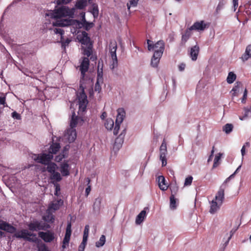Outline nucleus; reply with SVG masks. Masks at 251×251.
Listing matches in <instances>:
<instances>
[{
    "label": "nucleus",
    "mask_w": 251,
    "mask_h": 251,
    "mask_svg": "<svg viewBox=\"0 0 251 251\" xmlns=\"http://www.w3.org/2000/svg\"><path fill=\"white\" fill-rule=\"evenodd\" d=\"M78 117L76 116H75V113H73V114L72 116V119L70 122V126L71 128H75V127H76L77 122H78Z\"/></svg>",
    "instance_id": "nucleus-31"
},
{
    "label": "nucleus",
    "mask_w": 251,
    "mask_h": 251,
    "mask_svg": "<svg viewBox=\"0 0 251 251\" xmlns=\"http://www.w3.org/2000/svg\"><path fill=\"white\" fill-rule=\"evenodd\" d=\"M200 51V48L198 45L192 47L190 49L189 55L193 61H196Z\"/></svg>",
    "instance_id": "nucleus-20"
},
{
    "label": "nucleus",
    "mask_w": 251,
    "mask_h": 251,
    "mask_svg": "<svg viewBox=\"0 0 251 251\" xmlns=\"http://www.w3.org/2000/svg\"><path fill=\"white\" fill-rule=\"evenodd\" d=\"M38 251H49L48 247L44 244L40 245L38 248Z\"/></svg>",
    "instance_id": "nucleus-53"
},
{
    "label": "nucleus",
    "mask_w": 251,
    "mask_h": 251,
    "mask_svg": "<svg viewBox=\"0 0 251 251\" xmlns=\"http://www.w3.org/2000/svg\"><path fill=\"white\" fill-rule=\"evenodd\" d=\"M53 31L55 34H59L61 35V39H62V35L64 34V33L63 30L58 28H55L53 29Z\"/></svg>",
    "instance_id": "nucleus-47"
},
{
    "label": "nucleus",
    "mask_w": 251,
    "mask_h": 251,
    "mask_svg": "<svg viewBox=\"0 0 251 251\" xmlns=\"http://www.w3.org/2000/svg\"><path fill=\"white\" fill-rule=\"evenodd\" d=\"M86 244H87V242H84V241L82 240V242L79 246L78 251H84V249L85 248Z\"/></svg>",
    "instance_id": "nucleus-50"
},
{
    "label": "nucleus",
    "mask_w": 251,
    "mask_h": 251,
    "mask_svg": "<svg viewBox=\"0 0 251 251\" xmlns=\"http://www.w3.org/2000/svg\"><path fill=\"white\" fill-rule=\"evenodd\" d=\"M28 229L31 231L46 230L50 227L48 224L42 221L35 220L27 225Z\"/></svg>",
    "instance_id": "nucleus-5"
},
{
    "label": "nucleus",
    "mask_w": 251,
    "mask_h": 251,
    "mask_svg": "<svg viewBox=\"0 0 251 251\" xmlns=\"http://www.w3.org/2000/svg\"><path fill=\"white\" fill-rule=\"evenodd\" d=\"M38 234L39 237L46 243L53 242L56 238L54 232L51 230L39 231Z\"/></svg>",
    "instance_id": "nucleus-9"
},
{
    "label": "nucleus",
    "mask_w": 251,
    "mask_h": 251,
    "mask_svg": "<svg viewBox=\"0 0 251 251\" xmlns=\"http://www.w3.org/2000/svg\"><path fill=\"white\" fill-rule=\"evenodd\" d=\"M86 46V48L84 49L83 54L86 55L87 56V57L88 58L91 56L92 52V44H90Z\"/></svg>",
    "instance_id": "nucleus-33"
},
{
    "label": "nucleus",
    "mask_w": 251,
    "mask_h": 251,
    "mask_svg": "<svg viewBox=\"0 0 251 251\" xmlns=\"http://www.w3.org/2000/svg\"><path fill=\"white\" fill-rule=\"evenodd\" d=\"M117 43L116 41H111L109 44V52L110 56L113 60V68L118 65V59L116 55Z\"/></svg>",
    "instance_id": "nucleus-10"
},
{
    "label": "nucleus",
    "mask_w": 251,
    "mask_h": 251,
    "mask_svg": "<svg viewBox=\"0 0 251 251\" xmlns=\"http://www.w3.org/2000/svg\"><path fill=\"white\" fill-rule=\"evenodd\" d=\"M90 64L89 58L88 57H83L82 61L80 66V71L81 76L83 78L86 72L88 71Z\"/></svg>",
    "instance_id": "nucleus-15"
},
{
    "label": "nucleus",
    "mask_w": 251,
    "mask_h": 251,
    "mask_svg": "<svg viewBox=\"0 0 251 251\" xmlns=\"http://www.w3.org/2000/svg\"><path fill=\"white\" fill-rule=\"evenodd\" d=\"M233 128V125L231 124H226L223 127V130L226 134H229L231 132Z\"/></svg>",
    "instance_id": "nucleus-38"
},
{
    "label": "nucleus",
    "mask_w": 251,
    "mask_h": 251,
    "mask_svg": "<svg viewBox=\"0 0 251 251\" xmlns=\"http://www.w3.org/2000/svg\"><path fill=\"white\" fill-rule=\"evenodd\" d=\"M105 241V236L104 235H102L100 236L99 240L96 243V246L97 248H100L101 247H102L104 245Z\"/></svg>",
    "instance_id": "nucleus-35"
},
{
    "label": "nucleus",
    "mask_w": 251,
    "mask_h": 251,
    "mask_svg": "<svg viewBox=\"0 0 251 251\" xmlns=\"http://www.w3.org/2000/svg\"><path fill=\"white\" fill-rule=\"evenodd\" d=\"M12 117L16 120H21V116L20 114L18 113L16 111H14L11 114Z\"/></svg>",
    "instance_id": "nucleus-48"
},
{
    "label": "nucleus",
    "mask_w": 251,
    "mask_h": 251,
    "mask_svg": "<svg viewBox=\"0 0 251 251\" xmlns=\"http://www.w3.org/2000/svg\"><path fill=\"white\" fill-rule=\"evenodd\" d=\"M91 185L87 186V187L85 189V195L86 196H88L91 191Z\"/></svg>",
    "instance_id": "nucleus-60"
},
{
    "label": "nucleus",
    "mask_w": 251,
    "mask_h": 251,
    "mask_svg": "<svg viewBox=\"0 0 251 251\" xmlns=\"http://www.w3.org/2000/svg\"><path fill=\"white\" fill-rule=\"evenodd\" d=\"M79 110L82 112L85 111L87 105L88 104V100L87 96L84 93V91L80 93L79 96L78 97Z\"/></svg>",
    "instance_id": "nucleus-12"
},
{
    "label": "nucleus",
    "mask_w": 251,
    "mask_h": 251,
    "mask_svg": "<svg viewBox=\"0 0 251 251\" xmlns=\"http://www.w3.org/2000/svg\"><path fill=\"white\" fill-rule=\"evenodd\" d=\"M0 229L10 233H13L16 230V227L2 221H0Z\"/></svg>",
    "instance_id": "nucleus-17"
},
{
    "label": "nucleus",
    "mask_w": 251,
    "mask_h": 251,
    "mask_svg": "<svg viewBox=\"0 0 251 251\" xmlns=\"http://www.w3.org/2000/svg\"><path fill=\"white\" fill-rule=\"evenodd\" d=\"M14 236L16 238L23 239L25 240L33 243H37L38 241L35 233L29 232L28 230L25 229L16 232Z\"/></svg>",
    "instance_id": "nucleus-3"
},
{
    "label": "nucleus",
    "mask_w": 251,
    "mask_h": 251,
    "mask_svg": "<svg viewBox=\"0 0 251 251\" xmlns=\"http://www.w3.org/2000/svg\"><path fill=\"white\" fill-rule=\"evenodd\" d=\"M147 43L148 44V50L149 51L154 50V53L161 52V55H162L165 49V43L163 41L160 40L154 44L152 41L148 39Z\"/></svg>",
    "instance_id": "nucleus-6"
},
{
    "label": "nucleus",
    "mask_w": 251,
    "mask_h": 251,
    "mask_svg": "<svg viewBox=\"0 0 251 251\" xmlns=\"http://www.w3.org/2000/svg\"><path fill=\"white\" fill-rule=\"evenodd\" d=\"M87 5V0H77L75 5L76 8L82 9Z\"/></svg>",
    "instance_id": "nucleus-30"
},
{
    "label": "nucleus",
    "mask_w": 251,
    "mask_h": 251,
    "mask_svg": "<svg viewBox=\"0 0 251 251\" xmlns=\"http://www.w3.org/2000/svg\"><path fill=\"white\" fill-rule=\"evenodd\" d=\"M246 50V52L249 54L251 58V44L247 47Z\"/></svg>",
    "instance_id": "nucleus-61"
},
{
    "label": "nucleus",
    "mask_w": 251,
    "mask_h": 251,
    "mask_svg": "<svg viewBox=\"0 0 251 251\" xmlns=\"http://www.w3.org/2000/svg\"><path fill=\"white\" fill-rule=\"evenodd\" d=\"M245 13L249 15L250 17H251V1H249L245 5Z\"/></svg>",
    "instance_id": "nucleus-40"
},
{
    "label": "nucleus",
    "mask_w": 251,
    "mask_h": 251,
    "mask_svg": "<svg viewBox=\"0 0 251 251\" xmlns=\"http://www.w3.org/2000/svg\"><path fill=\"white\" fill-rule=\"evenodd\" d=\"M71 223L68 222L67 223L66 232L65 234L64 238L63 239L62 242V248L63 249H65L67 247L69 246V242L70 240L71 235L72 234V229H71Z\"/></svg>",
    "instance_id": "nucleus-11"
},
{
    "label": "nucleus",
    "mask_w": 251,
    "mask_h": 251,
    "mask_svg": "<svg viewBox=\"0 0 251 251\" xmlns=\"http://www.w3.org/2000/svg\"><path fill=\"white\" fill-rule=\"evenodd\" d=\"M224 4L225 3L223 1H220L216 8V11L218 12L219 10H220L222 8Z\"/></svg>",
    "instance_id": "nucleus-55"
},
{
    "label": "nucleus",
    "mask_w": 251,
    "mask_h": 251,
    "mask_svg": "<svg viewBox=\"0 0 251 251\" xmlns=\"http://www.w3.org/2000/svg\"><path fill=\"white\" fill-rule=\"evenodd\" d=\"M77 38L82 45L87 46L92 44L88 34L85 31H82L81 34H78Z\"/></svg>",
    "instance_id": "nucleus-14"
},
{
    "label": "nucleus",
    "mask_w": 251,
    "mask_h": 251,
    "mask_svg": "<svg viewBox=\"0 0 251 251\" xmlns=\"http://www.w3.org/2000/svg\"><path fill=\"white\" fill-rule=\"evenodd\" d=\"M54 187H55V192L54 195L56 196H58L60 195V185L58 183H55L54 184Z\"/></svg>",
    "instance_id": "nucleus-44"
},
{
    "label": "nucleus",
    "mask_w": 251,
    "mask_h": 251,
    "mask_svg": "<svg viewBox=\"0 0 251 251\" xmlns=\"http://www.w3.org/2000/svg\"><path fill=\"white\" fill-rule=\"evenodd\" d=\"M190 27L192 30L203 31L206 28V24L204 23L203 21L196 22Z\"/></svg>",
    "instance_id": "nucleus-19"
},
{
    "label": "nucleus",
    "mask_w": 251,
    "mask_h": 251,
    "mask_svg": "<svg viewBox=\"0 0 251 251\" xmlns=\"http://www.w3.org/2000/svg\"><path fill=\"white\" fill-rule=\"evenodd\" d=\"M247 93H248L247 90L246 89H245V90L244 92L243 98L241 100L242 102L243 103H245L246 102V99L247 98Z\"/></svg>",
    "instance_id": "nucleus-54"
},
{
    "label": "nucleus",
    "mask_w": 251,
    "mask_h": 251,
    "mask_svg": "<svg viewBox=\"0 0 251 251\" xmlns=\"http://www.w3.org/2000/svg\"><path fill=\"white\" fill-rule=\"evenodd\" d=\"M251 117V105L249 108H244V114L242 117H240V119L241 120H244L246 119L247 118Z\"/></svg>",
    "instance_id": "nucleus-32"
},
{
    "label": "nucleus",
    "mask_w": 251,
    "mask_h": 251,
    "mask_svg": "<svg viewBox=\"0 0 251 251\" xmlns=\"http://www.w3.org/2000/svg\"><path fill=\"white\" fill-rule=\"evenodd\" d=\"M119 142V145H118V147H121L122 146V144L123 143V138H121L120 137H118L116 139L115 144H114V147H116L117 146V144L118 142Z\"/></svg>",
    "instance_id": "nucleus-51"
},
{
    "label": "nucleus",
    "mask_w": 251,
    "mask_h": 251,
    "mask_svg": "<svg viewBox=\"0 0 251 251\" xmlns=\"http://www.w3.org/2000/svg\"><path fill=\"white\" fill-rule=\"evenodd\" d=\"M147 210H149L148 207H145L137 216L135 220V223L137 225H140L144 221L147 216Z\"/></svg>",
    "instance_id": "nucleus-18"
},
{
    "label": "nucleus",
    "mask_w": 251,
    "mask_h": 251,
    "mask_svg": "<svg viewBox=\"0 0 251 251\" xmlns=\"http://www.w3.org/2000/svg\"><path fill=\"white\" fill-rule=\"evenodd\" d=\"M221 158H215L214 160V163L213 165V169H214L218 167L219 164L221 163L220 159Z\"/></svg>",
    "instance_id": "nucleus-46"
},
{
    "label": "nucleus",
    "mask_w": 251,
    "mask_h": 251,
    "mask_svg": "<svg viewBox=\"0 0 251 251\" xmlns=\"http://www.w3.org/2000/svg\"><path fill=\"white\" fill-rule=\"evenodd\" d=\"M239 86L237 85H236L232 89L231 91H233L234 92V93H233V96H236V93L237 91H239Z\"/></svg>",
    "instance_id": "nucleus-57"
},
{
    "label": "nucleus",
    "mask_w": 251,
    "mask_h": 251,
    "mask_svg": "<svg viewBox=\"0 0 251 251\" xmlns=\"http://www.w3.org/2000/svg\"><path fill=\"white\" fill-rule=\"evenodd\" d=\"M158 185L159 188L162 191L167 190L168 186L166 183V180L164 176H160L157 177Z\"/></svg>",
    "instance_id": "nucleus-23"
},
{
    "label": "nucleus",
    "mask_w": 251,
    "mask_h": 251,
    "mask_svg": "<svg viewBox=\"0 0 251 251\" xmlns=\"http://www.w3.org/2000/svg\"><path fill=\"white\" fill-rule=\"evenodd\" d=\"M70 25L75 26L78 28L83 27L86 30L88 31L94 26V24L87 21L81 23L78 20L73 19L59 20L53 24L54 26L65 27Z\"/></svg>",
    "instance_id": "nucleus-1"
},
{
    "label": "nucleus",
    "mask_w": 251,
    "mask_h": 251,
    "mask_svg": "<svg viewBox=\"0 0 251 251\" xmlns=\"http://www.w3.org/2000/svg\"><path fill=\"white\" fill-rule=\"evenodd\" d=\"M51 159H53V158H35L34 160L47 166L46 169L47 171L52 174L55 171L57 168V165L55 163L51 162Z\"/></svg>",
    "instance_id": "nucleus-7"
},
{
    "label": "nucleus",
    "mask_w": 251,
    "mask_h": 251,
    "mask_svg": "<svg viewBox=\"0 0 251 251\" xmlns=\"http://www.w3.org/2000/svg\"><path fill=\"white\" fill-rule=\"evenodd\" d=\"M224 200V188L220 187L215 199L210 202V209L209 212L211 214L215 213L222 205Z\"/></svg>",
    "instance_id": "nucleus-2"
},
{
    "label": "nucleus",
    "mask_w": 251,
    "mask_h": 251,
    "mask_svg": "<svg viewBox=\"0 0 251 251\" xmlns=\"http://www.w3.org/2000/svg\"><path fill=\"white\" fill-rule=\"evenodd\" d=\"M250 57H251L250 55H249V53H248L246 52V50L245 53L242 56L241 59L243 62H245V61H247Z\"/></svg>",
    "instance_id": "nucleus-52"
},
{
    "label": "nucleus",
    "mask_w": 251,
    "mask_h": 251,
    "mask_svg": "<svg viewBox=\"0 0 251 251\" xmlns=\"http://www.w3.org/2000/svg\"><path fill=\"white\" fill-rule=\"evenodd\" d=\"M97 80L103 82V72L102 67L100 69V63L99 62L98 65L97 78Z\"/></svg>",
    "instance_id": "nucleus-29"
},
{
    "label": "nucleus",
    "mask_w": 251,
    "mask_h": 251,
    "mask_svg": "<svg viewBox=\"0 0 251 251\" xmlns=\"http://www.w3.org/2000/svg\"><path fill=\"white\" fill-rule=\"evenodd\" d=\"M160 156L166 157L167 155V144L165 140L164 139L160 147Z\"/></svg>",
    "instance_id": "nucleus-27"
},
{
    "label": "nucleus",
    "mask_w": 251,
    "mask_h": 251,
    "mask_svg": "<svg viewBox=\"0 0 251 251\" xmlns=\"http://www.w3.org/2000/svg\"><path fill=\"white\" fill-rule=\"evenodd\" d=\"M68 140L70 143L73 142L76 137V130L74 128H70L67 130Z\"/></svg>",
    "instance_id": "nucleus-22"
},
{
    "label": "nucleus",
    "mask_w": 251,
    "mask_h": 251,
    "mask_svg": "<svg viewBox=\"0 0 251 251\" xmlns=\"http://www.w3.org/2000/svg\"><path fill=\"white\" fill-rule=\"evenodd\" d=\"M50 178L52 180H54L57 182H59L62 179L60 173L55 171L51 174Z\"/></svg>",
    "instance_id": "nucleus-34"
},
{
    "label": "nucleus",
    "mask_w": 251,
    "mask_h": 251,
    "mask_svg": "<svg viewBox=\"0 0 251 251\" xmlns=\"http://www.w3.org/2000/svg\"><path fill=\"white\" fill-rule=\"evenodd\" d=\"M236 78L235 74L233 72H229L226 78L227 82L231 84L233 83Z\"/></svg>",
    "instance_id": "nucleus-36"
},
{
    "label": "nucleus",
    "mask_w": 251,
    "mask_h": 251,
    "mask_svg": "<svg viewBox=\"0 0 251 251\" xmlns=\"http://www.w3.org/2000/svg\"><path fill=\"white\" fill-rule=\"evenodd\" d=\"M114 122L113 120L111 118H108L106 119L104 126L106 129L108 130H112L114 126Z\"/></svg>",
    "instance_id": "nucleus-28"
},
{
    "label": "nucleus",
    "mask_w": 251,
    "mask_h": 251,
    "mask_svg": "<svg viewBox=\"0 0 251 251\" xmlns=\"http://www.w3.org/2000/svg\"><path fill=\"white\" fill-rule=\"evenodd\" d=\"M161 159L162 166H165L167 164V158H160Z\"/></svg>",
    "instance_id": "nucleus-62"
},
{
    "label": "nucleus",
    "mask_w": 251,
    "mask_h": 251,
    "mask_svg": "<svg viewBox=\"0 0 251 251\" xmlns=\"http://www.w3.org/2000/svg\"><path fill=\"white\" fill-rule=\"evenodd\" d=\"M60 171L63 176H68L70 175L69 165L67 163L61 164Z\"/></svg>",
    "instance_id": "nucleus-25"
},
{
    "label": "nucleus",
    "mask_w": 251,
    "mask_h": 251,
    "mask_svg": "<svg viewBox=\"0 0 251 251\" xmlns=\"http://www.w3.org/2000/svg\"><path fill=\"white\" fill-rule=\"evenodd\" d=\"M60 143L52 142V144L49 148L48 152L49 154H46L44 153L42 155L40 156H38L37 157H53L52 154L57 153L60 149Z\"/></svg>",
    "instance_id": "nucleus-13"
},
{
    "label": "nucleus",
    "mask_w": 251,
    "mask_h": 251,
    "mask_svg": "<svg viewBox=\"0 0 251 251\" xmlns=\"http://www.w3.org/2000/svg\"><path fill=\"white\" fill-rule=\"evenodd\" d=\"M186 67L185 63H182L178 65V69L180 71H183L184 70Z\"/></svg>",
    "instance_id": "nucleus-58"
},
{
    "label": "nucleus",
    "mask_w": 251,
    "mask_h": 251,
    "mask_svg": "<svg viewBox=\"0 0 251 251\" xmlns=\"http://www.w3.org/2000/svg\"><path fill=\"white\" fill-rule=\"evenodd\" d=\"M63 201L61 199L58 200L54 201L51 202L49 204L48 208V211L54 212L55 211L58 210L60 207L63 205Z\"/></svg>",
    "instance_id": "nucleus-16"
},
{
    "label": "nucleus",
    "mask_w": 251,
    "mask_h": 251,
    "mask_svg": "<svg viewBox=\"0 0 251 251\" xmlns=\"http://www.w3.org/2000/svg\"><path fill=\"white\" fill-rule=\"evenodd\" d=\"M118 114L117 115L116 120L115 121V126L114 128L113 133L116 135L119 132L121 124L123 122L124 117L126 115V112L124 109L122 108L118 109Z\"/></svg>",
    "instance_id": "nucleus-8"
},
{
    "label": "nucleus",
    "mask_w": 251,
    "mask_h": 251,
    "mask_svg": "<svg viewBox=\"0 0 251 251\" xmlns=\"http://www.w3.org/2000/svg\"><path fill=\"white\" fill-rule=\"evenodd\" d=\"M139 0H130L129 3H127V7L128 10L131 7H136L138 4Z\"/></svg>",
    "instance_id": "nucleus-42"
},
{
    "label": "nucleus",
    "mask_w": 251,
    "mask_h": 251,
    "mask_svg": "<svg viewBox=\"0 0 251 251\" xmlns=\"http://www.w3.org/2000/svg\"><path fill=\"white\" fill-rule=\"evenodd\" d=\"M245 149H246L245 146H243L242 148L241 151V154H242V156H244L245 155V153H246Z\"/></svg>",
    "instance_id": "nucleus-64"
},
{
    "label": "nucleus",
    "mask_w": 251,
    "mask_h": 251,
    "mask_svg": "<svg viewBox=\"0 0 251 251\" xmlns=\"http://www.w3.org/2000/svg\"><path fill=\"white\" fill-rule=\"evenodd\" d=\"M170 207L171 209H175L176 207V200L173 195H171L170 198Z\"/></svg>",
    "instance_id": "nucleus-39"
},
{
    "label": "nucleus",
    "mask_w": 251,
    "mask_h": 251,
    "mask_svg": "<svg viewBox=\"0 0 251 251\" xmlns=\"http://www.w3.org/2000/svg\"><path fill=\"white\" fill-rule=\"evenodd\" d=\"M89 225H86L85 226L84 230L83 232V239L82 240L84 241V242H87L88 237L89 235Z\"/></svg>",
    "instance_id": "nucleus-37"
},
{
    "label": "nucleus",
    "mask_w": 251,
    "mask_h": 251,
    "mask_svg": "<svg viewBox=\"0 0 251 251\" xmlns=\"http://www.w3.org/2000/svg\"><path fill=\"white\" fill-rule=\"evenodd\" d=\"M162 56L161 52L154 53L151 59V66L153 67H157Z\"/></svg>",
    "instance_id": "nucleus-21"
},
{
    "label": "nucleus",
    "mask_w": 251,
    "mask_h": 251,
    "mask_svg": "<svg viewBox=\"0 0 251 251\" xmlns=\"http://www.w3.org/2000/svg\"><path fill=\"white\" fill-rule=\"evenodd\" d=\"M170 188L171 191V195H173V196H175L178 191V186L176 184H171Z\"/></svg>",
    "instance_id": "nucleus-41"
},
{
    "label": "nucleus",
    "mask_w": 251,
    "mask_h": 251,
    "mask_svg": "<svg viewBox=\"0 0 251 251\" xmlns=\"http://www.w3.org/2000/svg\"><path fill=\"white\" fill-rule=\"evenodd\" d=\"M103 82L99 81L98 80H97V82L95 84V91H98V92H100L101 90V86L100 84H102Z\"/></svg>",
    "instance_id": "nucleus-45"
},
{
    "label": "nucleus",
    "mask_w": 251,
    "mask_h": 251,
    "mask_svg": "<svg viewBox=\"0 0 251 251\" xmlns=\"http://www.w3.org/2000/svg\"><path fill=\"white\" fill-rule=\"evenodd\" d=\"M193 180V177L191 176H189L185 178L184 185H190Z\"/></svg>",
    "instance_id": "nucleus-49"
},
{
    "label": "nucleus",
    "mask_w": 251,
    "mask_h": 251,
    "mask_svg": "<svg viewBox=\"0 0 251 251\" xmlns=\"http://www.w3.org/2000/svg\"><path fill=\"white\" fill-rule=\"evenodd\" d=\"M43 219L44 220V221L48 223H53L54 221V217L52 214V212L48 211V210L47 209L46 215L43 217Z\"/></svg>",
    "instance_id": "nucleus-26"
},
{
    "label": "nucleus",
    "mask_w": 251,
    "mask_h": 251,
    "mask_svg": "<svg viewBox=\"0 0 251 251\" xmlns=\"http://www.w3.org/2000/svg\"><path fill=\"white\" fill-rule=\"evenodd\" d=\"M72 0H57V3L61 4H67L69 3Z\"/></svg>",
    "instance_id": "nucleus-56"
},
{
    "label": "nucleus",
    "mask_w": 251,
    "mask_h": 251,
    "mask_svg": "<svg viewBox=\"0 0 251 251\" xmlns=\"http://www.w3.org/2000/svg\"><path fill=\"white\" fill-rule=\"evenodd\" d=\"M61 42H62L63 46L68 45V44L71 42V40L68 38L66 39L65 41H63V38H62V39H61Z\"/></svg>",
    "instance_id": "nucleus-59"
},
{
    "label": "nucleus",
    "mask_w": 251,
    "mask_h": 251,
    "mask_svg": "<svg viewBox=\"0 0 251 251\" xmlns=\"http://www.w3.org/2000/svg\"><path fill=\"white\" fill-rule=\"evenodd\" d=\"M0 104L3 105V107H7L8 106V105L6 102V97L3 93L0 94Z\"/></svg>",
    "instance_id": "nucleus-43"
},
{
    "label": "nucleus",
    "mask_w": 251,
    "mask_h": 251,
    "mask_svg": "<svg viewBox=\"0 0 251 251\" xmlns=\"http://www.w3.org/2000/svg\"><path fill=\"white\" fill-rule=\"evenodd\" d=\"M192 29L190 27L186 29L184 32L182 34L181 44L184 45L189 38L192 35Z\"/></svg>",
    "instance_id": "nucleus-24"
},
{
    "label": "nucleus",
    "mask_w": 251,
    "mask_h": 251,
    "mask_svg": "<svg viewBox=\"0 0 251 251\" xmlns=\"http://www.w3.org/2000/svg\"><path fill=\"white\" fill-rule=\"evenodd\" d=\"M238 0H233V6L234 7V10H235L236 8L237 7L238 5Z\"/></svg>",
    "instance_id": "nucleus-63"
},
{
    "label": "nucleus",
    "mask_w": 251,
    "mask_h": 251,
    "mask_svg": "<svg viewBox=\"0 0 251 251\" xmlns=\"http://www.w3.org/2000/svg\"><path fill=\"white\" fill-rule=\"evenodd\" d=\"M74 12L75 10L74 8L69 9L67 6H62L54 10V17L56 18V20L53 23L56 22L59 20H63V19H61V18L63 17L68 16L72 18L74 15Z\"/></svg>",
    "instance_id": "nucleus-4"
}]
</instances>
